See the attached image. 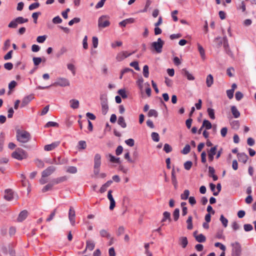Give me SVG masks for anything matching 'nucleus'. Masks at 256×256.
Returning a JSON list of instances; mask_svg holds the SVG:
<instances>
[{"label": "nucleus", "mask_w": 256, "mask_h": 256, "mask_svg": "<svg viewBox=\"0 0 256 256\" xmlns=\"http://www.w3.org/2000/svg\"><path fill=\"white\" fill-rule=\"evenodd\" d=\"M95 244L94 242L90 240H87L86 242V250L88 249L90 250H92L94 248Z\"/></svg>", "instance_id": "36"}, {"label": "nucleus", "mask_w": 256, "mask_h": 256, "mask_svg": "<svg viewBox=\"0 0 256 256\" xmlns=\"http://www.w3.org/2000/svg\"><path fill=\"white\" fill-rule=\"evenodd\" d=\"M68 68L70 70L74 76L76 74V68L75 66L72 64H67Z\"/></svg>", "instance_id": "50"}, {"label": "nucleus", "mask_w": 256, "mask_h": 256, "mask_svg": "<svg viewBox=\"0 0 256 256\" xmlns=\"http://www.w3.org/2000/svg\"><path fill=\"white\" fill-rule=\"evenodd\" d=\"M244 228L246 232H250L253 230V226L250 224H244Z\"/></svg>", "instance_id": "64"}, {"label": "nucleus", "mask_w": 256, "mask_h": 256, "mask_svg": "<svg viewBox=\"0 0 256 256\" xmlns=\"http://www.w3.org/2000/svg\"><path fill=\"white\" fill-rule=\"evenodd\" d=\"M86 147V142L84 140H80L78 142V148L79 150H84Z\"/></svg>", "instance_id": "39"}, {"label": "nucleus", "mask_w": 256, "mask_h": 256, "mask_svg": "<svg viewBox=\"0 0 256 256\" xmlns=\"http://www.w3.org/2000/svg\"><path fill=\"white\" fill-rule=\"evenodd\" d=\"M66 172L70 174H74L77 172V168L76 166H70L67 168Z\"/></svg>", "instance_id": "44"}, {"label": "nucleus", "mask_w": 256, "mask_h": 256, "mask_svg": "<svg viewBox=\"0 0 256 256\" xmlns=\"http://www.w3.org/2000/svg\"><path fill=\"white\" fill-rule=\"evenodd\" d=\"M237 156L238 158V161L242 162L244 164H246L248 160V156L244 152L238 153Z\"/></svg>", "instance_id": "15"}, {"label": "nucleus", "mask_w": 256, "mask_h": 256, "mask_svg": "<svg viewBox=\"0 0 256 256\" xmlns=\"http://www.w3.org/2000/svg\"><path fill=\"white\" fill-rule=\"evenodd\" d=\"M198 48L202 59L204 60L206 58L205 51L203 47L199 44H198Z\"/></svg>", "instance_id": "31"}, {"label": "nucleus", "mask_w": 256, "mask_h": 256, "mask_svg": "<svg viewBox=\"0 0 256 256\" xmlns=\"http://www.w3.org/2000/svg\"><path fill=\"white\" fill-rule=\"evenodd\" d=\"M232 128L238 130L240 127V123L238 120H234L231 123Z\"/></svg>", "instance_id": "61"}, {"label": "nucleus", "mask_w": 256, "mask_h": 256, "mask_svg": "<svg viewBox=\"0 0 256 256\" xmlns=\"http://www.w3.org/2000/svg\"><path fill=\"white\" fill-rule=\"evenodd\" d=\"M190 195V191L188 190H185L182 194L180 195V198L182 200H186L188 198Z\"/></svg>", "instance_id": "41"}, {"label": "nucleus", "mask_w": 256, "mask_h": 256, "mask_svg": "<svg viewBox=\"0 0 256 256\" xmlns=\"http://www.w3.org/2000/svg\"><path fill=\"white\" fill-rule=\"evenodd\" d=\"M152 140L156 142H158L160 140L159 134L156 132H152L151 134Z\"/></svg>", "instance_id": "49"}, {"label": "nucleus", "mask_w": 256, "mask_h": 256, "mask_svg": "<svg viewBox=\"0 0 256 256\" xmlns=\"http://www.w3.org/2000/svg\"><path fill=\"white\" fill-rule=\"evenodd\" d=\"M205 128L206 130H210L212 128V124L210 121L206 120H204L203 121L202 124V128Z\"/></svg>", "instance_id": "35"}, {"label": "nucleus", "mask_w": 256, "mask_h": 256, "mask_svg": "<svg viewBox=\"0 0 256 256\" xmlns=\"http://www.w3.org/2000/svg\"><path fill=\"white\" fill-rule=\"evenodd\" d=\"M143 75L144 77L148 78L149 76L148 66L147 65H144L143 68Z\"/></svg>", "instance_id": "48"}, {"label": "nucleus", "mask_w": 256, "mask_h": 256, "mask_svg": "<svg viewBox=\"0 0 256 256\" xmlns=\"http://www.w3.org/2000/svg\"><path fill=\"white\" fill-rule=\"evenodd\" d=\"M34 64V66H38L42 62V58L40 57H34L32 58Z\"/></svg>", "instance_id": "53"}, {"label": "nucleus", "mask_w": 256, "mask_h": 256, "mask_svg": "<svg viewBox=\"0 0 256 256\" xmlns=\"http://www.w3.org/2000/svg\"><path fill=\"white\" fill-rule=\"evenodd\" d=\"M192 216H188V220H186V222L187 224V228L189 230H190L192 228H193V225H192Z\"/></svg>", "instance_id": "37"}, {"label": "nucleus", "mask_w": 256, "mask_h": 256, "mask_svg": "<svg viewBox=\"0 0 256 256\" xmlns=\"http://www.w3.org/2000/svg\"><path fill=\"white\" fill-rule=\"evenodd\" d=\"M166 220H168L170 222L172 221V219L170 218V212H164L163 213V218L161 220V222H164Z\"/></svg>", "instance_id": "25"}, {"label": "nucleus", "mask_w": 256, "mask_h": 256, "mask_svg": "<svg viewBox=\"0 0 256 256\" xmlns=\"http://www.w3.org/2000/svg\"><path fill=\"white\" fill-rule=\"evenodd\" d=\"M220 222H222L223 226L224 228H226L228 226V220L226 218H225L222 214L220 216Z\"/></svg>", "instance_id": "51"}, {"label": "nucleus", "mask_w": 256, "mask_h": 256, "mask_svg": "<svg viewBox=\"0 0 256 256\" xmlns=\"http://www.w3.org/2000/svg\"><path fill=\"white\" fill-rule=\"evenodd\" d=\"M28 18H24L22 16H18L12 20L8 24V27L12 28H16L18 24H22L28 22Z\"/></svg>", "instance_id": "3"}, {"label": "nucleus", "mask_w": 256, "mask_h": 256, "mask_svg": "<svg viewBox=\"0 0 256 256\" xmlns=\"http://www.w3.org/2000/svg\"><path fill=\"white\" fill-rule=\"evenodd\" d=\"M136 52V50L133 51L132 52L126 54L127 52H122L120 53H118L116 57V59L118 61L120 62L122 60L125 58L130 56L133 54H134Z\"/></svg>", "instance_id": "8"}, {"label": "nucleus", "mask_w": 256, "mask_h": 256, "mask_svg": "<svg viewBox=\"0 0 256 256\" xmlns=\"http://www.w3.org/2000/svg\"><path fill=\"white\" fill-rule=\"evenodd\" d=\"M56 170L54 166H50L44 170L42 173V177H47L52 174Z\"/></svg>", "instance_id": "10"}, {"label": "nucleus", "mask_w": 256, "mask_h": 256, "mask_svg": "<svg viewBox=\"0 0 256 256\" xmlns=\"http://www.w3.org/2000/svg\"><path fill=\"white\" fill-rule=\"evenodd\" d=\"M75 211L72 206H70L68 212V218L72 226L75 224Z\"/></svg>", "instance_id": "9"}, {"label": "nucleus", "mask_w": 256, "mask_h": 256, "mask_svg": "<svg viewBox=\"0 0 256 256\" xmlns=\"http://www.w3.org/2000/svg\"><path fill=\"white\" fill-rule=\"evenodd\" d=\"M207 112L208 113V114L210 118L211 119H212V120L215 119L214 111V109L209 108L207 109Z\"/></svg>", "instance_id": "46"}, {"label": "nucleus", "mask_w": 256, "mask_h": 256, "mask_svg": "<svg viewBox=\"0 0 256 256\" xmlns=\"http://www.w3.org/2000/svg\"><path fill=\"white\" fill-rule=\"evenodd\" d=\"M100 104L108 103L107 96L106 94H101L100 96Z\"/></svg>", "instance_id": "55"}, {"label": "nucleus", "mask_w": 256, "mask_h": 256, "mask_svg": "<svg viewBox=\"0 0 256 256\" xmlns=\"http://www.w3.org/2000/svg\"><path fill=\"white\" fill-rule=\"evenodd\" d=\"M214 82L213 76L211 74H208L206 79V84L208 87H210Z\"/></svg>", "instance_id": "27"}, {"label": "nucleus", "mask_w": 256, "mask_h": 256, "mask_svg": "<svg viewBox=\"0 0 256 256\" xmlns=\"http://www.w3.org/2000/svg\"><path fill=\"white\" fill-rule=\"evenodd\" d=\"M67 162V160L62 158L60 157H58L57 159L56 158L54 159V162L56 164H66Z\"/></svg>", "instance_id": "26"}, {"label": "nucleus", "mask_w": 256, "mask_h": 256, "mask_svg": "<svg viewBox=\"0 0 256 256\" xmlns=\"http://www.w3.org/2000/svg\"><path fill=\"white\" fill-rule=\"evenodd\" d=\"M174 220V221H177L180 216V210L178 208H176L172 214Z\"/></svg>", "instance_id": "42"}, {"label": "nucleus", "mask_w": 256, "mask_h": 256, "mask_svg": "<svg viewBox=\"0 0 256 256\" xmlns=\"http://www.w3.org/2000/svg\"><path fill=\"white\" fill-rule=\"evenodd\" d=\"M70 108L73 109H77L79 107V101L76 99H72L70 100Z\"/></svg>", "instance_id": "23"}, {"label": "nucleus", "mask_w": 256, "mask_h": 256, "mask_svg": "<svg viewBox=\"0 0 256 256\" xmlns=\"http://www.w3.org/2000/svg\"><path fill=\"white\" fill-rule=\"evenodd\" d=\"M59 124L58 123L54 122H48L44 127L45 128H49V127H58Z\"/></svg>", "instance_id": "47"}, {"label": "nucleus", "mask_w": 256, "mask_h": 256, "mask_svg": "<svg viewBox=\"0 0 256 256\" xmlns=\"http://www.w3.org/2000/svg\"><path fill=\"white\" fill-rule=\"evenodd\" d=\"M40 6V4L39 2H34L29 6L28 9L30 10H32L39 7Z\"/></svg>", "instance_id": "58"}, {"label": "nucleus", "mask_w": 256, "mask_h": 256, "mask_svg": "<svg viewBox=\"0 0 256 256\" xmlns=\"http://www.w3.org/2000/svg\"><path fill=\"white\" fill-rule=\"evenodd\" d=\"M232 256H240L242 253L241 246L238 242H236L232 244Z\"/></svg>", "instance_id": "6"}, {"label": "nucleus", "mask_w": 256, "mask_h": 256, "mask_svg": "<svg viewBox=\"0 0 256 256\" xmlns=\"http://www.w3.org/2000/svg\"><path fill=\"white\" fill-rule=\"evenodd\" d=\"M80 21V19L79 18H74L72 20H70L68 22V25L70 26H72L74 24H77Z\"/></svg>", "instance_id": "59"}, {"label": "nucleus", "mask_w": 256, "mask_h": 256, "mask_svg": "<svg viewBox=\"0 0 256 256\" xmlns=\"http://www.w3.org/2000/svg\"><path fill=\"white\" fill-rule=\"evenodd\" d=\"M112 183V180H108L104 184L100 190V193H104L106 191V188L109 187L110 184Z\"/></svg>", "instance_id": "24"}, {"label": "nucleus", "mask_w": 256, "mask_h": 256, "mask_svg": "<svg viewBox=\"0 0 256 256\" xmlns=\"http://www.w3.org/2000/svg\"><path fill=\"white\" fill-rule=\"evenodd\" d=\"M118 94L122 96V98H126L128 97L126 90L124 89H120L118 92Z\"/></svg>", "instance_id": "56"}, {"label": "nucleus", "mask_w": 256, "mask_h": 256, "mask_svg": "<svg viewBox=\"0 0 256 256\" xmlns=\"http://www.w3.org/2000/svg\"><path fill=\"white\" fill-rule=\"evenodd\" d=\"M108 16L103 15L100 16L98 20V26L100 28H103L108 26L110 25V22L108 19Z\"/></svg>", "instance_id": "5"}, {"label": "nucleus", "mask_w": 256, "mask_h": 256, "mask_svg": "<svg viewBox=\"0 0 256 256\" xmlns=\"http://www.w3.org/2000/svg\"><path fill=\"white\" fill-rule=\"evenodd\" d=\"M54 186L53 183L51 182L50 183L48 184L43 188L42 189V192H45L51 190Z\"/></svg>", "instance_id": "45"}, {"label": "nucleus", "mask_w": 256, "mask_h": 256, "mask_svg": "<svg viewBox=\"0 0 256 256\" xmlns=\"http://www.w3.org/2000/svg\"><path fill=\"white\" fill-rule=\"evenodd\" d=\"M12 157L19 160H22L28 157L26 152L21 148H17L12 154Z\"/></svg>", "instance_id": "2"}, {"label": "nucleus", "mask_w": 256, "mask_h": 256, "mask_svg": "<svg viewBox=\"0 0 256 256\" xmlns=\"http://www.w3.org/2000/svg\"><path fill=\"white\" fill-rule=\"evenodd\" d=\"M34 98V96L32 94L25 96L22 100L20 107L24 108Z\"/></svg>", "instance_id": "12"}, {"label": "nucleus", "mask_w": 256, "mask_h": 256, "mask_svg": "<svg viewBox=\"0 0 256 256\" xmlns=\"http://www.w3.org/2000/svg\"><path fill=\"white\" fill-rule=\"evenodd\" d=\"M4 140V132H2L0 134V152H2L3 150Z\"/></svg>", "instance_id": "34"}, {"label": "nucleus", "mask_w": 256, "mask_h": 256, "mask_svg": "<svg viewBox=\"0 0 256 256\" xmlns=\"http://www.w3.org/2000/svg\"><path fill=\"white\" fill-rule=\"evenodd\" d=\"M231 111L234 118H238L240 116V112L237 110L236 106H233L231 107Z\"/></svg>", "instance_id": "28"}, {"label": "nucleus", "mask_w": 256, "mask_h": 256, "mask_svg": "<svg viewBox=\"0 0 256 256\" xmlns=\"http://www.w3.org/2000/svg\"><path fill=\"white\" fill-rule=\"evenodd\" d=\"M164 150L166 153H169L172 151V148L170 144H165L164 147Z\"/></svg>", "instance_id": "57"}, {"label": "nucleus", "mask_w": 256, "mask_h": 256, "mask_svg": "<svg viewBox=\"0 0 256 256\" xmlns=\"http://www.w3.org/2000/svg\"><path fill=\"white\" fill-rule=\"evenodd\" d=\"M195 238L198 242H204L206 240V236L202 234L198 235L197 236H195Z\"/></svg>", "instance_id": "32"}, {"label": "nucleus", "mask_w": 256, "mask_h": 256, "mask_svg": "<svg viewBox=\"0 0 256 256\" xmlns=\"http://www.w3.org/2000/svg\"><path fill=\"white\" fill-rule=\"evenodd\" d=\"M70 84L69 80L64 78H58L57 81L53 84L54 86H58L62 87L69 86Z\"/></svg>", "instance_id": "7"}, {"label": "nucleus", "mask_w": 256, "mask_h": 256, "mask_svg": "<svg viewBox=\"0 0 256 256\" xmlns=\"http://www.w3.org/2000/svg\"><path fill=\"white\" fill-rule=\"evenodd\" d=\"M148 117L154 116L157 118L158 116V112L157 111L154 109H151L149 110L148 113Z\"/></svg>", "instance_id": "43"}, {"label": "nucleus", "mask_w": 256, "mask_h": 256, "mask_svg": "<svg viewBox=\"0 0 256 256\" xmlns=\"http://www.w3.org/2000/svg\"><path fill=\"white\" fill-rule=\"evenodd\" d=\"M66 52H67V48L64 46H62L60 48V49L58 52V53L56 54V56L58 57H60V56H62L64 53H66Z\"/></svg>", "instance_id": "52"}, {"label": "nucleus", "mask_w": 256, "mask_h": 256, "mask_svg": "<svg viewBox=\"0 0 256 256\" xmlns=\"http://www.w3.org/2000/svg\"><path fill=\"white\" fill-rule=\"evenodd\" d=\"M110 160L113 163L120 164V158H116L111 154H109Z\"/></svg>", "instance_id": "38"}, {"label": "nucleus", "mask_w": 256, "mask_h": 256, "mask_svg": "<svg viewBox=\"0 0 256 256\" xmlns=\"http://www.w3.org/2000/svg\"><path fill=\"white\" fill-rule=\"evenodd\" d=\"M102 112L104 115H106L108 110V106L107 104H102Z\"/></svg>", "instance_id": "40"}, {"label": "nucleus", "mask_w": 256, "mask_h": 256, "mask_svg": "<svg viewBox=\"0 0 256 256\" xmlns=\"http://www.w3.org/2000/svg\"><path fill=\"white\" fill-rule=\"evenodd\" d=\"M223 46L226 53L228 56H232L233 54L229 48L228 40L226 36L223 38Z\"/></svg>", "instance_id": "11"}, {"label": "nucleus", "mask_w": 256, "mask_h": 256, "mask_svg": "<svg viewBox=\"0 0 256 256\" xmlns=\"http://www.w3.org/2000/svg\"><path fill=\"white\" fill-rule=\"evenodd\" d=\"M164 44V40L160 38H158L156 42H152L151 44L152 50H154L157 53H160L162 52V48Z\"/></svg>", "instance_id": "4"}, {"label": "nucleus", "mask_w": 256, "mask_h": 256, "mask_svg": "<svg viewBox=\"0 0 256 256\" xmlns=\"http://www.w3.org/2000/svg\"><path fill=\"white\" fill-rule=\"evenodd\" d=\"M100 234L102 238H106L108 239L110 238V234L104 229H102L100 231Z\"/></svg>", "instance_id": "30"}, {"label": "nucleus", "mask_w": 256, "mask_h": 256, "mask_svg": "<svg viewBox=\"0 0 256 256\" xmlns=\"http://www.w3.org/2000/svg\"><path fill=\"white\" fill-rule=\"evenodd\" d=\"M118 123L122 128H125L126 126V124L125 122L124 118L122 116H120L118 118Z\"/></svg>", "instance_id": "33"}, {"label": "nucleus", "mask_w": 256, "mask_h": 256, "mask_svg": "<svg viewBox=\"0 0 256 256\" xmlns=\"http://www.w3.org/2000/svg\"><path fill=\"white\" fill-rule=\"evenodd\" d=\"M60 144V142H55L51 144L46 145L44 147V150L46 151L52 150L57 147Z\"/></svg>", "instance_id": "16"}, {"label": "nucleus", "mask_w": 256, "mask_h": 256, "mask_svg": "<svg viewBox=\"0 0 256 256\" xmlns=\"http://www.w3.org/2000/svg\"><path fill=\"white\" fill-rule=\"evenodd\" d=\"M16 140L22 143H26L30 139V135L28 132L20 129L16 130Z\"/></svg>", "instance_id": "1"}, {"label": "nucleus", "mask_w": 256, "mask_h": 256, "mask_svg": "<svg viewBox=\"0 0 256 256\" xmlns=\"http://www.w3.org/2000/svg\"><path fill=\"white\" fill-rule=\"evenodd\" d=\"M41 14V12H34L32 14V18L34 19V22L35 24L37 23V20L38 16Z\"/></svg>", "instance_id": "60"}, {"label": "nucleus", "mask_w": 256, "mask_h": 256, "mask_svg": "<svg viewBox=\"0 0 256 256\" xmlns=\"http://www.w3.org/2000/svg\"><path fill=\"white\" fill-rule=\"evenodd\" d=\"M46 35L38 36L36 38V41L38 43H42L46 40Z\"/></svg>", "instance_id": "63"}, {"label": "nucleus", "mask_w": 256, "mask_h": 256, "mask_svg": "<svg viewBox=\"0 0 256 256\" xmlns=\"http://www.w3.org/2000/svg\"><path fill=\"white\" fill-rule=\"evenodd\" d=\"M67 180V178L66 176H63L60 178H58L54 179H53L52 180V182L53 183L54 185L62 182Z\"/></svg>", "instance_id": "21"}, {"label": "nucleus", "mask_w": 256, "mask_h": 256, "mask_svg": "<svg viewBox=\"0 0 256 256\" xmlns=\"http://www.w3.org/2000/svg\"><path fill=\"white\" fill-rule=\"evenodd\" d=\"M134 20L133 18H129L126 19L124 20H123L122 21L120 22L119 23V25L120 26L125 27L126 24H132L134 22Z\"/></svg>", "instance_id": "20"}, {"label": "nucleus", "mask_w": 256, "mask_h": 256, "mask_svg": "<svg viewBox=\"0 0 256 256\" xmlns=\"http://www.w3.org/2000/svg\"><path fill=\"white\" fill-rule=\"evenodd\" d=\"M182 74L186 77L187 79L190 80H194V77L190 74L186 68H183L182 70Z\"/></svg>", "instance_id": "22"}, {"label": "nucleus", "mask_w": 256, "mask_h": 256, "mask_svg": "<svg viewBox=\"0 0 256 256\" xmlns=\"http://www.w3.org/2000/svg\"><path fill=\"white\" fill-rule=\"evenodd\" d=\"M172 182L174 187V188L176 189L178 187V182L176 180V176L174 174V168L172 172Z\"/></svg>", "instance_id": "29"}, {"label": "nucleus", "mask_w": 256, "mask_h": 256, "mask_svg": "<svg viewBox=\"0 0 256 256\" xmlns=\"http://www.w3.org/2000/svg\"><path fill=\"white\" fill-rule=\"evenodd\" d=\"M5 195L4 198L7 200L10 201L14 198L13 192L10 189H7L5 190Z\"/></svg>", "instance_id": "17"}, {"label": "nucleus", "mask_w": 256, "mask_h": 256, "mask_svg": "<svg viewBox=\"0 0 256 256\" xmlns=\"http://www.w3.org/2000/svg\"><path fill=\"white\" fill-rule=\"evenodd\" d=\"M192 162L191 161H186L184 164V168L186 170H190L192 168Z\"/></svg>", "instance_id": "62"}, {"label": "nucleus", "mask_w": 256, "mask_h": 256, "mask_svg": "<svg viewBox=\"0 0 256 256\" xmlns=\"http://www.w3.org/2000/svg\"><path fill=\"white\" fill-rule=\"evenodd\" d=\"M217 149V146H214L212 148L209 150H208V160L211 162H212L214 158V156L216 154V150Z\"/></svg>", "instance_id": "13"}, {"label": "nucleus", "mask_w": 256, "mask_h": 256, "mask_svg": "<svg viewBox=\"0 0 256 256\" xmlns=\"http://www.w3.org/2000/svg\"><path fill=\"white\" fill-rule=\"evenodd\" d=\"M28 212L26 210L22 211L18 215V221L21 222L24 220L28 216Z\"/></svg>", "instance_id": "19"}, {"label": "nucleus", "mask_w": 256, "mask_h": 256, "mask_svg": "<svg viewBox=\"0 0 256 256\" xmlns=\"http://www.w3.org/2000/svg\"><path fill=\"white\" fill-rule=\"evenodd\" d=\"M101 165V156L99 154H96L94 158V168H100Z\"/></svg>", "instance_id": "14"}, {"label": "nucleus", "mask_w": 256, "mask_h": 256, "mask_svg": "<svg viewBox=\"0 0 256 256\" xmlns=\"http://www.w3.org/2000/svg\"><path fill=\"white\" fill-rule=\"evenodd\" d=\"M188 244V240L186 236H182L178 238V244L182 246V248H185Z\"/></svg>", "instance_id": "18"}, {"label": "nucleus", "mask_w": 256, "mask_h": 256, "mask_svg": "<svg viewBox=\"0 0 256 256\" xmlns=\"http://www.w3.org/2000/svg\"><path fill=\"white\" fill-rule=\"evenodd\" d=\"M190 146L189 144H187L184 148L183 150H182V153L184 154H186L190 152Z\"/></svg>", "instance_id": "54"}]
</instances>
